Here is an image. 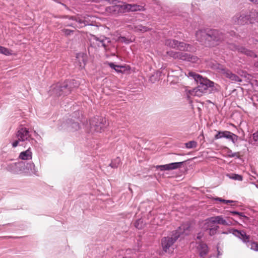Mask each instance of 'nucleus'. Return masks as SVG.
Returning a JSON list of instances; mask_svg holds the SVG:
<instances>
[{"instance_id": "24", "label": "nucleus", "mask_w": 258, "mask_h": 258, "mask_svg": "<svg viewBox=\"0 0 258 258\" xmlns=\"http://www.w3.org/2000/svg\"><path fill=\"white\" fill-rule=\"evenodd\" d=\"M212 219H214V217L209 218L205 220L203 226V228L205 230H208V229L215 227L217 226L215 225L216 222L212 221H214Z\"/></svg>"}, {"instance_id": "16", "label": "nucleus", "mask_w": 258, "mask_h": 258, "mask_svg": "<svg viewBox=\"0 0 258 258\" xmlns=\"http://www.w3.org/2000/svg\"><path fill=\"white\" fill-rule=\"evenodd\" d=\"M219 72L224 77L229 79L231 81L235 82H241V80L238 76L233 74L230 71L225 68L220 69Z\"/></svg>"}, {"instance_id": "46", "label": "nucleus", "mask_w": 258, "mask_h": 258, "mask_svg": "<svg viewBox=\"0 0 258 258\" xmlns=\"http://www.w3.org/2000/svg\"><path fill=\"white\" fill-rule=\"evenodd\" d=\"M222 254L220 253V251H218V256H217V258H219V255H221Z\"/></svg>"}, {"instance_id": "48", "label": "nucleus", "mask_w": 258, "mask_h": 258, "mask_svg": "<svg viewBox=\"0 0 258 258\" xmlns=\"http://www.w3.org/2000/svg\"><path fill=\"white\" fill-rule=\"evenodd\" d=\"M255 186L258 188V183L257 184H255Z\"/></svg>"}, {"instance_id": "38", "label": "nucleus", "mask_w": 258, "mask_h": 258, "mask_svg": "<svg viewBox=\"0 0 258 258\" xmlns=\"http://www.w3.org/2000/svg\"><path fill=\"white\" fill-rule=\"evenodd\" d=\"M228 156L230 157H238V153H233L231 150H229L228 152Z\"/></svg>"}, {"instance_id": "49", "label": "nucleus", "mask_w": 258, "mask_h": 258, "mask_svg": "<svg viewBox=\"0 0 258 258\" xmlns=\"http://www.w3.org/2000/svg\"><path fill=\"white\" fill-rule=\"evenodd\" d=\"M123 258H132V257H127V256H125V257H124Z\"/></svg>"}, {"instance_id": "13", "label": "nucleus", "mask_w": 258, "mask_h": 258, "mask_svg": "<svg viewBox=\"0 0 258 258\" xmlns=\"http://www.w3.org/2000/svg\"><path fill=\"white\" fill-rule=\"evenodd\" d=\"M214 138L215 140H218L221 138H226L230 140L233 144H235L238 139V137L229 131H218L217 134L215 136Z\"/></svg>"}, {"instance_id": "29", "label": "nucleus", "mask_w": 258, "mask_h": 258, "mask_svg": "<svg viewBox=\"0 0 258 258\" xmlns=\"http://www.w3.org/2000/svg\"><path fill=\"white\" fill-rule=\"evenodd\" d=\"M197 146V143L194 141H189L185 143V147L187 149L195 148Z\"/></svg>"}, {"instance_id": "3", "label": "nucleus", "mask_w": 258, "mask_h": 258, "mask_svg": "<svg viewBox=\"0 0 258 258\" xmlns=\"http://www.w3.org/2000/svg\"><path fill=\"white\" fill-rule=\"evenodd\" d=\"M197 39L203 44L208 45L211 41H218L223 39V34L217 30H199L196 33Z\"/></svg>"}, {"instance_id": "45", "label": "nucleus", "mask_w": 258, "mask_h": 258, "mask_svg": "<svg viewBox=\"0 0 258 258\" xmlns=\"http://www.w3.org/2000/svg\"><path fill=\"white\" fill-rule=\"evenodd\" d=\"M132 251V250L131 249H127V250H126V252H127V253H130V252L131 251Z\"/></svg>"}, {"instance_id": "4", "label": "nucleus", "mask_w": 258, "mask_h": 258, "mask_svg": "<svg viewBox=\"0 0 258 258\" xmlns=\"http://www.w3.org/2000/svg\"><path fill=\"white\" fill-rule=\"evenodd\" d=\"M17 140L12 143L13 147L15 148L18 146H24L25 147L32 145L34 141L31 137L29 129L25 126H20L16 132Z\"/></svg>"}, {"instance_id": "2", "label": "nucleus", "mask_w": 258, "mask_h": 258, "mask_svg": "<svg viewBox=\"0 0 258 258\" xmlns=\"http://www.w3.org/2000/svg\"><path fill=\"white\" fill-rule=\"evenodd\" d=\"M187 76L192 78L197 82V87L191 90H188L191 95L200 96L207 92L209 88L214 86V83L209 80L203 78L201 75L192 72L188 73Z\"/></svg>"}, {"instance_id": "9", "label": "nucleus", "mask_w": 258, "mask_h": 258, "mask_svg": "<svg viewBox=\"0 0 258 258\" xmlns=\"http://www.w3.org/2000/svg\"><path fill=\"white\" fill-rule=\"evenodd\" d=\"M232 234L242 240L243 242L246 243L247 246L251 249L258 251V243L256 242H249L250 236L247 235L244 231L233 229L232 230Z\"/></svg>"}, {"instance_id": "14", "label": "nucleus", "mask_w": 258, "mask_h": 258, "mask_svg": "<svg viewBox=\"0 0 258 258\" xmlns=\"http://www.w3.org/2000/svg\"><path fill=\"white\" fill-rule=\"evenodd\" d=\"M249 16L245 12H241L236 14L233 18V21L238 25H244L248 22Z\"/></svg>"}, {"instance_id": "43", "label": "nucleus", "mask_w": 258, "mask_h": 258, "mask_svg": "<svg viewBox=\"0 0 258 258\" xmlns=\"http://www.w3.org/2000/svg\"><path fill=\"white\" fill-rule=\"evenodd\" d=\"M88 1L92 2H95V3H99L101 1L100 0H88Z\"/></svg>"}, {"instance_id": "20", "label": "nucleus", "mask_w": 258, "mask_h": 258, "mask_svg": "<svg viewBox=\"0 0 258 258\" xmlns=\"http://www.w3.org/2000/svg\"><path fill=\"white\" fill-rule=\"evenodd\" d=\"M197 247V252L201 257L205 258V256L208 252L207 245L202 242L196 243Z\"/></svg>"}, {"instance_id": "23", "label": "nucleus", "mask_w": 258, "mask_h": 258, "mask_svg": "<svg viewBox=\"0 0 258 258\" xmlns=\"http://www.w3.org/2000/svg\"><path fill=\"white\" fill-rule=\"evenodd\" d=\"M214 222H216V224H221L224 226H229L232 224V222L230 221H227L224 219L222 216H217L214 217L213 219Z\"/></svg>"}, {"instance_id": "26", "label": "nucleus", "mask_w": 258, "mask_h": 258, "mask_svg": "<svg viewBox=\"0 0 258 258\" xmlns=\"http://www.w3.org/2000/svg\"><path fill=\"white\" fill-rule=\"evenodd\" d=\"M0 53L9 56L12 54V51L0 45Z\"/></svg>"}, {"instance_id": "22", "label": "nucleus", "mask_w": 258, "mask_h": 258, "mask_svg": "<svg viewBox=\"0 0 258 258\" xmlns=\"http://www.w3.org/2000/svg\"><path fill=\"white\" fill-rule=\"evenodd\" d=\"M26 151L21 152L19 156V158L23 160H31L32 158V152L30 145Z\"/></svg>"}, {"instance_id": "19", "label": "nucleus", "mask_w": 258, "mask_h": 258, "mask_svg": "<svg viewBox=\"0 0 258 258\" xmlns=\"http://www.w3.org/2000/svg\"><path fill=\"white\" fill-rule=\"evenodd\" d=\"M229 48L233 50H237L239 52L246 54L250 57H256V55L252 51L246 49L242 46H237L234 45H230Z\"/></svg>"}, {"instance_id": "12", "label": "nucleus", "mask_w": 258, "mask_h": 258, "mask_svg": "<svg viewBox=\"0 0 258 258\" xmlns=\"http://www.w3.org/2000/svg\"><path fill=\"white\" fill-rule=\"evenodd\" d=\"M24 162L19 161L8 163L6 169L13 173L22 174L24 171Z\"/></svg>"}, {"instance_id": "25", "label": "nucleus", "mask_w": 258, "mask_h": 258, "mask_svg": "<svg viewBox=\"0 0 258 258\" xmlns=\"http://www.w3.org/2000/svg\"><path fill=\"white\" fill-rule=\"evenodd\" d=\"M68 124V127H70L71 130L73 131H77L80 128V125L78 122L69 120Z\"/></svg>"}, {"instance_id": "11", "label": "nucleus", "mask_w": 258, "mask_h": 258, "mask_svg": "<svg viewBox=\"0 0 258 258\" xmlns=\"http://www.w3.org/2000/svg\"><path fill=\"white\" fill-rule=\"evenodd\" d=\"M165 44L169 47L176 48L181 51H191L192 49V47L189 44L174 39L166 40Z\"/></svg>"}, {"instance_id": "37", "label": "nucleus", "mask_w": 258, "mask_h": 258, "mask_svg": "<svg viewBox=\"0 0 258 258\" xmlns=\"http://www.w3.org/2000/svg\"><path fill=\"white\" fill-rule=\"evenodd\" d=\"M62 31L63 32V33L67 36L70 35L74 32L73 30H71L67 29H63L62 30Z\"/></svg>"}, {"instance_id": "10", "label": "nucleus", "mask_w": 258, "mask_h": 258, "mask_svg": "<svg viewBox=\"0 0 258 258\" xmlns=\"http://www.w3.org/2000/svg\"><path fill=\"white\" fill-rule=\"evenodd\" d=\"M89 16L85 15L84 16L72 17L70 19L72 20L73 22L67 24V26L73 27L76 28H82L86 25H90L88 21Z\"/></svg>"}, {"instance_id": "15", "label": "nucleus", "mask_w": 258, "mask_h": 258, "mask_svg": "<svg viewBox=\"0 0 258 258\" xmlns=\"http://www.w3.org/2000/svg\"><path fill=\"white\" fill-rule=\"evenodd\" d=\"M219 72L224 77L229 79L231 81L235 82H241V80L238 76L233 74L230 71L225 68L220 69Z\"/></svg>"}, {"instance_id": "28", "label": "nucleus", "mask_w": 258, "mask_h": 258, "mask_svg": "<svg viewBox=\"0 0 258 258\" xmlns=\"http://www.w3.org/2000/svg\"><path fill=\"white\" fill-rule=\"evenodd\" d=\"M251 143L254 146H258V132L253 134Z\"/></svg>"}, {"instance_id": "36", "label": "nucleus", "mask_w": 258, "mask_h": 258, "mask_svg": "<svg viewBox=\"0 0 258 258\" xmlns=\"http://www.w3.org/2000/svg\"><path fill=\"white\" fill-rule=\"evenodd\" d=\"M119 41L128 44L131 42L132 41L130 39L126 38L125 37H120L119 38Z\"/></svg>"}, {"instance_id": "6", "label": "nucleus", "mask_w": 258, "mask_h": 258, "mask_svg": "<svg viewBox=\"0 0 258 258\" xmlns=\"http://www.w3.org/2000/svg\"><path fill=\"white\" fill-rule=\"evenodd\" d=\"M108 123L105 118L101 116L94 117L90 120V132L101 133L107 126Z\"/></svg>"}, {"instance_id": "31", "label": "nucleus", "mask_w": 258, "mask_h": 258, "mask_svg": "<svg viewBox=\"0 0 258 258\" xmlns=\"http://www.w3.org/2000/svg\"><path fill=\"white\" fill-rule=\"evenodd\" d=\"M120 162V159L119 158H116L114 161H112L111 163L110 164V166L112 168H116L119 164Z\"/></svg>"}, {"instance_id": "18", "label": "nucleus", "mask_w": 258, "mask_h": 258, "mask_svg": "<svg viewBox=\"0 0 258 258\" xmlns=\"http://www.w3.org/2000/svg\"><path fill=\"white\" fill-rule=\"evenodd\" d=\"M182 164V162H174L165 165H158L156 168L161 171L171 170L179 168Z\"/></svg>"}, {"instance_id": "1", "label": "nucleus", "mask_w": 258, "mask_h": 258, "mask_svg": "<svg viewBox=\"0 0 258 258\" xmlns=\"http://www.w3.org/2000/svg\"><path fill=\"white\" fill-rule=\"evenodd\" d=\"M189 226L187 224H183L172 232L171 236L163 237L161 240V245L164 251L171 253L174 249V243L183 235H187L189 232Z\"/></svg>"}, {"instance_id": "32", "label": "nucleus", "mask_w": 258, "mask_h": 258, "mask_svg": "<svg viewBox=\"0 0 258 258\" xmlns=\"http://www.w3.org/2000/svg\"><path fill=\"white\" fill-rule=\"evenodd\" d=\"M219 228V226H216L215 227L208 229V230H209V234L211 236L215 235L217 233Z\"/></svg>"}, {"instance_id": "7", "label": "nucleus", "mask_w": 258, "mask_h": 258, "mask_svg": "<svg viewBox=\"0 0 258 258\" xmlns=\"http://www.w3.org/2000/svg\"><path fill=\"white\" fill-rule=\"evenodd\" d=\"M167 54L174 59L187 61L191 63H198L199 61V59L197 56L184 52L170 51L167 52Z\"/></svg>"}, {"instance_id": "42", "label": "nucleus", "mask_w": 258, "mask_h": 258, "mask_svg": "<svg viewBox=\"0 0 258 258\" xmlns=\"http://www.w3.org/2000/svg\"><path fill=\"white\" fill-rule=\"evenodd\" d=\"M203 234L201 233H199L197 237V239H200L201 237L203 236Z\"/></svg>"}, {"instance_id": "8", "label": "nucleus", "mask_w": 258, "mask_h": 258, "mask_svg": "<svg viewBox=\"0 0 258 258\" xmlns=\"http://www.w3.org/2000/svg\"><path fill=\"white\" fill-rule=\"evenodd\" d=\"M91 44L94 45V47H96V46L98 47H102L106 51L110 50L111 42L109 38L106 37L104 36L97 37L96 36L93 35L91 39Z\"/></svg>"}, {"instance_id": "35", "label": "nucleus", "mask_w": 258, "mask_h": 258, "mask_svg": "<svg viewBox=\"0 0 258 258\" xmlns=\"http://www.w3.org/2000/svg\"><path fill=\"white\" fill-rule=\"evenodd\" d=\"M108 65L111 68V69H114L115 71L117 72H119L120 71L119 70H118V68H122L121 66H118V65H115L112 62H109L108 63Z\"/></svg>"}, {"instance_id": "39", "label": "nucleus", "mask_w": 258, "mask_h": 258, "mask_svg": "<svg viewBox=\"0 0 258 258\" xmlns=\"http://www.w3.org/2000/svg\"><path fill=\"white\" fill-rule=\"evenodd\" d=\"M214 200L215 201H219V202H222V203H223L224 201V199H222L221 198H216L214 199Z\"/></svg>"}, {"instance_id": "21", "label": "nucleus", "mask_w": 258, "mask_h": 258, "mask_svg": "<svg viewBox=\"0 0 258 258\" xmlns=\"http://www.w3.org/2000/svg\"><path fill=\"white\" fill-rule=\"evenodd\" d=\"M87 61V55L84 53H79L76 54V65L80 68H83Z\"/></svg>"}, {"instance_id": "47", "label": "nucleus", "mask_w": 258, "mask_h": 258, "mask_svg": "<svg viewBox=\"0 0 258 258\" xmlns=\"http://www.w3.org/2000/svg\"><path fill=\"white\" fill-rule=\"evenodd\" d=\"M222 233H223V234H228V232H222Z\"/></svg>"}, {"instance_id": "41", "label": "nucleus", "mask_w": 258, "mask_h": 258, "mask_svg": "<svg viewBox=\"0 0 258 258\" xmlns=\"http://www.w3.org/2000/svg\"><path fill=\"white\" fill-rule=\"evenodd\" d=\"M231 213L233 215H241L242 214L241 213H239V212H236V211H233V212H231Z\"/></svg>"}, {"instance_id": "17", "label": "nucleus", "mask_w": 258, "mask_h": 258, "mask_svg": "<svg viewBox=\"0 0 258 258\" xmlns=\"http://www.w3.org/2000/svg\"><path fill=\"white\" fill-rule=\"evenodd\" d=\"M23 173L28 174H34L38 175V170L36 168L35 164L33 162H24V171Z\"/></svg>"}, {"instance_id": "5", "label": "nucleus", "mask_w": 258, "mask_h": 258, "mask_svg": "<svg viewBox=\"0 0 258 258\" xmlns=\"http://www.w3.org/2000/svg\"><path fill=\"white\" fill-rule=\"evenodd\" d=\"M107 9L114 12L115 14L144 11L145 10L144 7L142 5L135 4H126L125 3L115 5L114 6L108 7Z\"/></svg>"}, {"instance_id": "33", "label": "nucleus", "mask_w": 258, "mask_h": 258, "mask_svg": "<svg viewBox=\"0 0 258 258\" xmlns=\"http://www.w3.org/2000/svg\"><path fill=\"white\" fill-rule=\"evenodd\" d=\"M69 87V85L67 83H66L64 85L60 86H57V87L59 88L60 89V92H58V95L60 96L62 94V92L64 91V90H66L67 88Z\"/></svg>"}, {"instance_id": "27", "label": "nucleus", "mask_w": 258, "mask_h": 258, "mask_svg": "<svg viewBox=\"0 0 258 258\" xmlns=\"http://www.w3.org/2000/svg\"><path fill=\"white\" fill-rule=\"evenodd\" d=\"M227 176H228L229 178L235 180L242 181L243 180L242 176L237 174H232L231 175H227Z\"/></svg>"}, {"instance_id": "34", "label": "nucleus", "mask_w": 258, "mask_h": 258, "mask_svg": "<svg viewBox=\"0 0 258 258\" xmlns=\"http://www.w3.org/2000/svg\"><path fill=\"white\" fill-rule=\"evenodd\" d=\"M136 31H141V32H146L148 31L147 27L142 26V25H138L135 27Z\"/></svg>"}, {"instance_id": "44", "label": "nucleus", "mask_w": 258, "mask_h": 258, "mask_svg": "<svg viewBox=\"0 0 258 258\" xmlns=\"http://www.w3.org/2000/svg\"><path fill=\"white\" fill-rule=\"evenodd\" d=\"M255 67L258 70V62L254 63Z\"/></svg>"}, {"instance_id": "40", "label": "nucleus", "mask_w": 258, "mask_h": 258, "mask_svg": "<svg viewBox=\"0 0 258 258\" xmlns=\"http://www.w3.org/2000/svg\"><path fill=\"white\" fill-rule=\"evenodd\" d=\"M234 201H232V200H224V203L225 204H230V203H233Z\"/></svg>"}, {"instance_id": "30", "label": "nucleus", "mask_w": 258, "mask_h": 258, "mask_svg": "<svg viewBox=\"0 0 258 258\" xmlns=\"http://www.w3.org/2000/svg\"><path fill=\"white\" fill-rule=\"evenodd\" d=\"M144 225V221L142 219H140L136 221L135 223V227L138 229H142Z\"/></svg>"}]
</instances>
